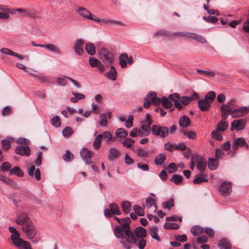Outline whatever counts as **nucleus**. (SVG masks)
<instances>
[{
    "label": "nucleus",
    "instance_id": "1",
    "mask_svg": "<svg viewBox=\"0 0 249 249\" xmlns=\"http://www.w3.org/2000/svg\"><path fill=\"white\" fill-rule=\"evenodd\" d=\"M133 232L134 241L129 242L134 244L139 249H144L146 244V241L144 239L147 234L146 230L142 227H138L136 228Z\"/></svg>",
    "mask_w": 249,
    "mask_h": 249
},
{
    "label": "nucleus",
    "instance_id": "2",
    "mask_svg": "<svg viewBox=\"0 0 249 249\" xmlns=\"http://www.w3.org/2000/svg\"><path fill=\"white\" fill-rule=\"evenodd\" d=\"M99 58L105 65L108 66L114 61V57L112 53L105 48H102L99 50Z\"/></svg>",
    "mask_w": 249,
    "mask_h": 249
},
{
    "label": "nucleus",
    "instance_id": "3",
    "mask_svg": "<svg viewBox=\"0 0 249 249\" xmlns=\"http://www.w3.org/2000/svg\"><path fill=\"white\" fill-rule=\"evenodd\" d=\"M152 133L155 136L164 139L169 134V128L163 125H153L151 128Z\"/></svg>",
    "mask_w": 249,
    "mask_h": 249
},
{
    "label": "nucleus",
    "instance_id": "4",
    "mask_svg": "<svg viewBox=\"0 0 249 249\" xmlns=\"http://www.w3.org/2000/svg\"><path fill=\"white\" fill-rule=\"evenodd\" d=\"M123 222L120 223V225L122 226L123 228L125 229V235L126 236V240L128 242H133L134 240V233L133 232L131 231L130 228V219L129 217L123 219Z\"/></svg>",
    "mask_w": 249,
    "mask_h": 249
},
{
    "label": "nucleus",
    "instance_id": "5",
    "mask_svg": "<svg viewBox=\"0 0 249 249\" xmlns=\"http://www.w3.org/2000/svg\"><path fill=\"white\" fill-rule=\"evenodd\" d=\"M76 11L81 17L84 18L94 20L95 21H99V18H97L95 15H93L88 9L79 6L78 7Z\"/></svg>",
    "mask_w": 249,
    "mask_h": 249
},
{
    "label": "nucleus",
    "instance_id": "6",
    "mask_svg": "<svg viewBox=\"0 0 249 249\" xmlns=\"http://www.w3.org/2000/svg\"><path fill=\"white\" fill-rule=\"evenodd\" d=\"M22 230L28 238L33 239L36 234V230L32 224L30 222L29 224L23 226Z\"/></svg>",
    "mask_w": 249,
    "mask_h": 249
},
{
    "label": "nucleus",
    "instance_id": "7",
    "mask_svg": "<svg viewBox=\"0 0 249 249\" xmlns=\"http://www.w3.org/2000/svg\"><path fill=\"white\" fill-rule=\"evenodd\" d=\"M80 155L83 159L84 162L87 164L89 165L92 163L91 158L93 157L94 153L87 148H84L81 150Z\"/></svg>",
    "mask_w": 249,
    "mask_h": 249
},
{
    "label": "nucleus",
    "instance_id": "8",
    "mask_svg": "<svg viewBox=\"0 0 249 249\" xmlns=\"http://www.w3.org/2000/svg\"><path fill=\"white\" fill-rule=\"evenodd\" d=\"M246 121L244 119L234 120L231 123V130L240 131L245 128Z\"/></svg>",
    "mask_w": 249,
    "mask_h": 249
},
{
    "label": "nucleus",
    "instance_id": "9",
    "mask_svg": "<svg viewBox=\"0 0 249 249\" xmlns=\"http://www.w3.org/2000/svg\"><path fill=\"white\" fill-rule=\"evenodd\" d=\"M219 191L222 196L229 195L232 191L231 183L228 181L223 182L219 187Z\"/></svg>",
    "mask_w": 249,
    "mask_h": 249
},
{
    "label": "nucleus",
    "instance_id": "10",
    "mask_svg": "<svg viewBox=\"0 0 249 249\" xmlns=\"http://www.w3.org/2000/svg\"><path fill=\"white\" fill-rule=\"evenodd\" d=\"M15 221L16 223L18 225H22V228L23 226L28 225L32 222L28 214L25 213H21L19 214Z\"/></svg>",
    "mask_w": 249,
    "mask_h": 249
},
{
    "label": "nucleus",
    "instance_id": "11",
    "mask_svg": "<svg viewBox=\"0 0 249 249\" xmlns=\"http://www.w3.org/2000/svg\"><path fill=\"white\" fill-rule=\"evenodd\" d=\"M248 114L247 107H238L232 111L231 117L233 118H240Z\"/></svg>",
    "mask_w": 249,
    "mask_h": 249
},
{
    "label": "nucleus",
    "instance_id": "12",
    "mask_svg": "<svg viewBox=\"0 0 249 249\" xmlns=\"http://www.w3.org/2000/svg\"><path fill=\"white\" fill-rule=\"evenodd\" d=\"M15 152L21 156H28L30 155V148L26 144L18 146L15 149Z\"/></svg>",
    "mask_w": 249,
    "mask_h": 249
},
{
    "label": "nucleus",
    "instance_id": "13",
    "mask_svg": "<svg viewBox=\"0 0 249 249\" xmlns=\"http://www.w3.org/2000/svg\"><path fill=\"white\" fill-rule=\"evenodd\" d=\"M85 41L82 39H78L74 46V50L75 53L79 55L83 54L84 53V45Z\"/></svg>",
    "mask_w": 249,
    "mask_h": 249
},
{
    "label": "nucleus",
    "instance_id": "14",
    "mask_svg": "<svg viewBox=\"0 0 249 249\" xmlns=\"http://www.w3.org/2000/svg\"><path fill=\"white\" fill-rule=\"evenodd\" d=\"M179 98L180 95L177 93L171 94L169 96V99L174 102L175 107L180 110L182 108L183 106L181 104H180V102L179 101Z\"/></svg>",
    "mask_w": 249,
    "mask_h": 249
},
{
    "label": "nucleus",
    "instance_id": "15",
    "mask_svg": "<svg viewBox=\"0 0 249 249\" xmlns=\"http://www.w3.org/2000/svg\"><path fill=\"white\" fill-rule=\"evenodd\" d=\"M121 152L115 148H111L108 150V159L113 161L120 157Z\"/></svg>",
    "mask_w": 249,
    "mask_h": 249
},
{
    "label": "nucleus",
    "instance_id": "16",
    "mask_svg": "<svg viewBox=\"0 0 249 249\" xmlns=\"http://www.w3.org/2000/svg\"><path fill=\"white\" fill-rule=\"evenodd\" d=\"M220 110L221 111V117L222 119L225 120L229 114L231 113V115H232V109L231 107L227 104H225L223 105L220 107Z\"/></svg>",
    "mask_w": 249,
    "mask_h": 249
},
{
    "label": "nucleus",
    "instance_id": "17",
    "mask_svg": "<svg viewBox=\"0 0 249 249\" xmlns=\"http://www.w3.org/2000/svg\"><path fill=\"white\" fill-rule=\"evenodd\" d=\"M114 233L115 236L119 239L125 238V229L122 226H117L114 228Z\"/></svg>",
    "mask_w": 249,
    "mask_h": 249
},
{
    "label": "nucleus",
    "instance_id": "18",
    "mask_svg": "<svg viewBox=\"0 0 249 249\" xmlns=\"http://www.w3.org/2000/svg\"><path fill=\"white\" fill-rule=\"evenodd\" d=\"M198 106L201 111H206L209 109L211 105L209 101H207L206 99H204L198 102Z\"/></svg>",
    "mask_w": 249,
    "mask_h": 249
},
{
    "label": "nucleus",
    "instance_id": "19",
    "mask_svg": "<svg viewBox=\"0 0 249 249\" xmlns=\"http://www.w3.org/2000/svg\"><path fill=\"white\" fill-rule=\"evenodd\" d=\"M28 174L29 176H35L36 179L37 180H39L40 179V170L37 168L36 170L35 167L34 165L31 166L28 169Z\"/></svg>",
    "mask_w": 249,
    "mask_h": 249
},
{
    "label": "nucleus",
    "instance_id": "20",
    "mask_svg": "<svg viewBox=\"0 0 249 249\" xmlns=\"http://www.w3.org/2000/svg\"><path fill=\"white\" fill-rule=\"evenodd\" d=\"M42 48H46L48 49L50 52L56 54H60L61 53L60 48L54 44H48L44 45V46H42Z\"/></svg>",
    "mask_w": 249,
    "mask_h": 249
},
{
    "label": "nucleus",
    "instance_id": "21",
    "mask_svg": "<svg viewBox=\"0 0 249 249\" xmlns=\"http://www.w3.org/2000/svg\"><path fill=\"white\" fill-rule=\"evenodd\" d=\"M159 229L157 227L152 226L149 228V233L151 236L158 242H160L161 239L158 234Z\"/></svg>",
    "mask_w": 249,
    "mask_h": 249
},
{
    "label": "nucleus",
    "instance_id": "22",
    "mask_svg": "<svg viewBox=\"0 0 249 249\" xmlns=\"http://www.w3.org/2000/svg\"><path fill=\"white\" fill-rule=\"evenodd\" d=\"M189 35L190 36H189V38L194 39L198 42L206 43L207 42L206 39L200 35L190 33V34H189Z\"/></svg>",
    "mask_w": 249,
    "mask_h": 249
},
{
    "label": "nucleus",
    "instance_id": "23",
    "mask_svg": "<svg viewBox=\"0 0 249 249\" xmlns=\"http://www.w3.org/2000/svg\"><path fill=\"white\" fill-rule=\"evenodd\" d=\"M97 132L94 133V136H95L94 141L93 143V146L95 149H99L101 145L102 136L101 134L97 135Z\"/></svg>",
    "mask_w": 249,
    "mask_h": 249
},
{
    "label": "nucleus",
    "instance_id": "24",
    "mask_svg": "<svg viewBox=\"0 0 249 249\" xmlns=\"http://www.w3.org/2000/svg\"><path fill=\"white\" fill-rule=\"evenodd\" d=\"M127 60H128V55L126 53H124L119 55V64L122 68L127 66Z\"/></svg>",
    "mask_w": 249,
    "mask_h": 249
},
{
    "label": "nucleus",
    "instance_id": "25",
    "mask_svg": "<svg viewBox=\"0 0 249 249\" xmlns=\"http://www.w3.org/2000/svg\"><path fill=\"white\" fill-rule=\"evenodd\" d=\"M246 143L244 138H238L235 139V141L232 144L233 149L236 150L238 149V146H243L246 145Z\"/></svg>",
    "mask_w": 249,
    "mask_h": 249
},
{
    "label": "nucleus",
    "instance_id": "26",
    "mask_svg": "<svg viewBox=\"0 0 249 249\" xmlns=\"http://www.w3.org/2000/svg\"><path fill=\"white\" fill-rule=\"evenodd\" d=\"M85 50L89 55H93L96 53L95 46L92 43H87L85 45Z\"/></svg>",
    "mask_w": 249,
    "mask_h": 249
},
{
    "label": "nucleus",
    "instance_id": "27",
    "mask_svg": "<svg viewBox=\"0 0 249 249\" xmlns=\"http://www.w3.org/2000/svg\"><path fill=\"white\" fill-rule=\"evenodd\" d=\"M131 150L134 152H137V155L142 158L147 157L148 156L149 153L148 151L142 149L140 147H138L136 151L134 148H131Z\"/></svg>",
    "mask_w": 249,
    "mask_h": 249
},
{
    "label": "nucleus",
    "instance_id": "28",
    "mask_svg": "<svg viewBox=\"0 0 249 249\" xmlns=\"http://www.w3.org/2000/svg\"><path fill=\"white\" fill-rule=\"evenodd\" d=\"M150 133V130L141 125L138 132V135L140 137L148 136Z\"/></svg>",
    "mask_w": 249,
    "mask_h": 249
},
{
    "label": "nucleus",
    "instance_id": "29",
    "mask_svg": "<svg viewBox=\"0 0 249 249\" xmlns=\"http://www.w3.org/2000/svg\"><path fill=\"white\" fill-rule=\"evenodd\" d=\"M190 124V120L187 116L181 117L179 120V124L182 127H187Z\"/></svg>",
    "mask_w": 249,
    "mask_h": 249
},
{
    "label": "nucleus",
    "instance_id": "30",
    "mask_svg": "<svg viewBox=\"0 0 249 249\" xmlns=\"http://www.w3.org/2000/svg\"><path fill=\"white\" fill-rule=\"evenodd\" d=\"M218 246L220 249H230L231 244L226 239H222L219 241Z\"/></svg>",
    "mask_w": 249,
    "mask_h": 249
},
{
    "label": "nucleus",
    "instance_id": "31",
    "mask_svg": "<svg viewBox=\"0 0 249 249\" xmlns=\"http://www.w3.org/2000/svg\"><path fill=\"white\" fill-rule=\"evenodd\" d=\"M106 76L112 81L116 80L117 72L114 67H111L110 71L106 74Z\"/></svg>",
    "mask_w": 249,
    "mask_h": 249
},
{
    "label": "nucleus",
    "instance_id": "32",
    "mask_svg": "<svg viewBox=\"0 0 249 249\" xmlns=\"http://www.w3.org/2000/svg\"><path fill=\"white\" fill-rule=\"evenodd\" d=\"M228 125V123L225 121V120L222 119V120L218 123L216 130L217 131L223 132L227 129Z\"/></svg>",
    "mask_w": 249,
    "mask_h": 249
},
{
    "label": "nucleus",
    "instance_id": "33",
    "mask_svg": "<svg viewBox=\"0 0 249 249\" xmlns=\"http://www.w3.org/2000/svg\"><path fill=\"white\" fill-rule=\"evenodd\" d=\"M121 206L123 210V212L125 214H128L131 210V203L128 201L122 202Z\"/></svg>",
    "mask_w": 249,
    "mask_h": 249
},
{
    "label": "nucleus",
    "instance_id": "34",
    "mask_svg": "<svg viewBox=\"0 0 249 249\" xmlns=\"http://www.w3.org/2000/svg\"><path fill=\"white\" fill-rule=\"evenodd\" d=\"M196 71L198 74L206 77H213L215 76V73L212 71L197 70Z\"/></svg>",
    "mask_w": 249,
    "mask_h": 249
},
{
    "label": "nucleus",
    "instance_id": "35",
    "mask_svg": "<svg viewBox=\"0 0 249 249\" xmlns=\"http://www.w3.org/2000/svg\"><path fill=\"white\" fill-rule=\"evenodd\" d=\"M155 199L151 197H148L146 199V207L151 208L154 207V212H156L157 210V206L155 203Z\"/></svg>",
    "mask_w": 249,
    "mask_h": 249
},
{
    "label": "nucleus",
    "instance_id": "36",
    "mask_svg": "<svg viewBox=\"0 0 249 249\" xmlns=\"http://www.w3.org/2000/svg\"><path fill=\"white\" fill-rule=\"evenodd\" d=\"M196 166L201 172H203L206 167V160L204 159H200L197 162Z\"/></svg>",
    "mask_w": 249,
    "mask_h": 249
},
{
    "label": "nucleus",
    "instance_id": "37",
    "mask_svg": "<svg viewBox=\"0 0 249 249\" xmlns=\"http://www.w3.org/2000/svg\"><path fill=\"white\" fill-rule=\"evenodd\" d=\"M115 134L118 138H125L128 135V132L124 129L119 128L115 131Z\"/></svg>",
    "mask_w": 249,
    "mask_h": 249
},
{
    "label": "nucleus",
    "instance_id": "38",
    "mask_svg": "<svg viewBox=\"0 0 249 249\" xmlns=\"http://www.w3.org/2000/svg\"><path fill=\"white\" fill-rule=\"evenodd\" d=\"M191 231L194 236H197L203 232V230L200 226H196L191 228Z\"/></svg>",
    "mask_w": 249,
    "mask_h": 249
},
{
    "label": "nucleus",
    "instance_id": "39",
    "mask_svg": "<svg viewBox=\"0 0 249 249\" xmlns=\"http://www.w3.org/2000/svg\"><path fill=\"white\" fill-rule=\"evenodd\" d=\"M166 160V156L163 154H160L157 156L155 159V163L157 165H161Z\"/></svg>",
    "mask_w": 249,
    "mask_h": 249
},
{
    "label": "nucleus",
    "instance_id": "40",
    "mask_svg": "<svg viewBox=\"0 0 249 249\" xmlns=\"http://www.w3.org/2000/svg\"><path fill=\"white\" fill-rule=\"evenodd\" d=\"M99 124L102 126H107V116L105 113H101L99 116Z\"/></svg>",
    "mask_w": 249,
    "mask_h": 249
},
{
    "label": "nucleus",
    "instance_id": "41",
    "mask_svg": "<svg viewBox=\"0 0 249 249\" xmlns=\"http://www.w3.org/2000/svg\"><path fill=\"white\" fill-rule=\"evenodd\" d=\"M204 175L203 174H198L196 175L195 178L193 181V182L195 184H200L203 182H206L208 180L206 178H203Z\"/></svg>",
    "mask_w": 249,
    "mask_h": 249
},
{
    "label": "nucleus",
    "instance_id": "42",
    "mask_svg": "<svg viewBox=\"0 0 249 249\" xmlns=\"http://www.w3.org/2000/svg\"><path fill=\"white\" fill-rule=\"evenodd\" d=\"M182 179L183 178L181 176L177 174H174L170 179V181L173 182L175 184L178 185L180 184L182 182Z\"/></svg>",
    "mask_w": 249,
    "mask_h": 249
},
{
    "label": "nucleus",
    "instance_id": "43",
    "mask_svg": "<svg viewBox=\"0 0 249 249\" xmlns=\"http://www.w3.org/2000/svg\"><path fill=\"white\" fill-rule=\"evenodd\" d=\"M218 165V161L213 158H209L208 167L210 169L213 170L216 169Z\"/></svg>",
    "mask_w": 249,
    "mask_h": 249
},
{
    "label": "nucleus",
    "instance_id": "44",
    "mask_svg": "<svg viewBox=\"0 0 249 249\" xmlns=\"http://www.w3.org/2000/svg\"><path fill=\"white\" fill-rule=\"evenodd\" d=\"M109 209L114 215H120L121 214V213L116 203H111L109 205Z\"/></svg>",
    "mask_w": 249,
    "mask_h": 249
},
{
    "label": "nucleus",
    "instance_id": "45",
    "mask_svg": "<svg viewBox=\"0 0 249 249\" xmlns=\"http://www.w3.org/2000/svg\"><path fill=\"white\" fill-rule=\"evenodd\" d=\"M10 174H14L17 175L18 177H21L23 176L24 174L22 171L20 170V169L18 167H14L9 173Z\"/></svg>",
    "mask_w": 249,
    "mask_h": 249
},
{
    "label": "nucleus",
    "instance_id": "46",
    "mask_svg": "<svg viewBox=\"0 0 249 249\" xmlns=\"http://www.w3.org/2000/svg\"><path fill=\"white\" fill-rule=\"evenodd\" d=\"M100 134L102 136V139L104 138L107 142H110L113 139L111 133L108 131H104L102 134Z\"/></svg>",
    "mask_w": 249,
    "mask_h": 249
},
{
    "label": "nucleus",
    "instance_id": "47",
    "mask_svg": "<svg viewBox=\"0 0 249 249\" xmlns=\"http://www.w3.org/2000/svg\"><path fill=\"white\" fill-rule=\"evenodd\" d=\"M51 124L56 127H58L61 125L60 119L58 116H54L51 120Z\"/></svg>",
    "mask_w": 249,
    "mask_h": 249
},
{
    "label": "nucleus",
    "instance_id": "48",
    "mask_svg": "<svg viewBox=\"0 0 249 249\" xmlns=\"http://www.w3.org/2000/svg\"><path fill=\"white\" fill-rule=\"evenodd\" d=\"M134 142V140L129 138H126L123 142V145L124 147L131 149V147Z\"/></svg>",
    "mask_w": 249,
    "mask_h": 249
},
{
    "label": "nucleus",
    "instance_id": "49",
    "mask_svg": "<svg viewBox=\"0 0 249 249\" xmlns=\"http://www.w3.org/2000/svg\"><path fill=\"white\" fill-rule=\"evenodd\" d=\"M0 11L7 12L8 14H11L14 15L16 14V12L17 11V10L16 9H9V8L7 7L6 6L0 4Z\"/></svg>",
    "mask_w": 249,
    "mask_h": 249
},
{
    "label": "nucleus",
    "instance_id": "50",
    "mask_svg": "<svg viewBox=\"0 0 249 249\" xmlns=\"http://www.w3.org/2000/svg\"><path fill=\"white\" fill-rule=\"evenodd\" d=\"M215 92L213 91H210L205 94L204 99L207 101L209 100L210 102H212L215 98Z\"/></svg>",
    "mask_w": 249,
    "mask_h": 249
},
{
    "label": "nucleus",
    "instance_id": "51",
    "mask_svg": "<svg viewBox=\"0 0 249 249\" xmlns=\"http://www.w3.org/2000/svg\"><path fill=\"white\" fill-rule=\"evenodd\" d=\"M182 132L185 135H187L189 139L195 140L196 138V134L194 131H190L187 132L186 130L183 129Z\"/></svg>",
    "mask_w": 249,
    "mask_h": 249
},
{
    "label": "nucleus",
    "instance_id": "52",
    "mask_svg": "<svg viewBox=\"0 0 249 249\" xmlns=\"http://www.w3.org/2000/svg\"><path fill=\"white\" fill-rule=\"evenodd\" d=\"M179 101L182 105L187 106L191 102V98L189 96L180 97Z\"/></svg>",
    "mask_w": 249,
    "mask_h": 249
},
{
    "label": "nucleus",
    "instance_id": "53",
    "mask_svg": "<svg viewBox=\"0 0 249 249\" xmlns=\"http://www.w3.org/2000/svg\"><path fill=\"white\" fill-rule=\"evenodd\" d=\"M73 133L72 128L69 126L66 127L62 130V134L65 137H69Z\"/></svg>",
    "mask_w": 249,
    "mask_h": 249
},
{
    "label": "nucleus",
    "instance_id": "54",
    "mask_svg": "<svg viewBox=\"0 0 249 249\" xmlns=\"http://www.w3.org/2000/svg\"><path fill=\"white\" fill-rule=\"evenodd\" d=\"M162 104V106L167 108H170L173 106V103L166 97L163 98Z\"/></svg>",
    "mask_w": 249,
    "mask_h": 249
},
{
    "label": "nucleus",
    "instance_id": "55",
    "mask_svg": "<svg viewBox=\"0 0 249 249\" xmlns=\"http://www.w3.org/2000/svg\"><path fill=\"white\" fill-rule=\"evenodd\" d=\"M167 169L170 173H173L176 172L178 168L175 163L171 162L168 165Z\"/></svg>",
    "mask_w": 249,
    "mask_h": 249
},
{
    "label": "nucleus",
    "instance_id": "56",
    "mask_svg": "<svg viewBox=\"0 0 249 249\" xmlns=\"http://www.w3.org/2000/svg\"><path fill=\"white\" fill-rule=\"evenodd\" d=\"M174 206V199L171 198L169 201L162 203L164 209H170Z\"/></svg>",
    "mask_w": 249,
    "mask_h": 249
},
{
    "label": "nucleus",
    "instance_id": "57",
    "mask_svg": "<svg viewBox=\"0 0 249 249\" xmlns=\"http://www.w3.org/2000/svg\"><path fill=\"white\" fill-rule=\"evenodd\" d=\"M73 155L69 150H67L66 153L63 155V159L66 161H71L73 159Z\"/></svg>",
    "mask_w": 249,
    "mask_h": 249
},
{
    "label": "nucleus",
    "instance_id": "58",
    "mask_svg": "<svg viewBox=\"0 0 249 249\" xmlns=\"http://www.w3.org/2000/svg\"><path fill=\"white\" fill-rule=\"evenodd\" d=\"M133 210L135 213L139 216H142L144 215L143 210L139 205H135L133 206Z\"/></svg>",
    "mask_w": 249,
    "mask_h": 249
},
{
    "label": "nucleus",
    "instance_id": "59",
    "mask_svg": "<svg viewBox=\"0 0 249 249\" xmlns=\"http://www.w3.org/2000/svg\"><path fill=\"white\" fill-rule=\"evenodd\" d=\"M164 227L166 229H178L179 226L177 223H166Z\"/></svg>",
    "mask_w": 249,
    "mask_h": 249
},
{
    "label": "nucleus",
    "instance_id": "60",
    "mask_svg": "<svg viewBox=\"0 0 249 249\" xmlns=\"http://www.w3.org/2000/svg\"><path fill=\"white\" fill-rule=\"evenodd\" d=\"M17 12L21 13V15L23 17H31V14L27 10L21 8L16 9Z\"/></svg>",
    "mask_w": 249,
    "mask_h": 249
},
{
    "label": "nucleus",
    "instance_id": "61",
    "mask_svg": "<svg viewBox=\"0 0 249 249\" xmlns=\"http://www.w3.org/2000/svg\"><path fill=\"white\" fill-rule=\"evenodd\" d=\"M212 137L217 141H221L223 139L221 134L217 131H213L212 132Z\"/></svg>",
    "mask_w": 249,
    "mask_h": 249
},
{
    "label": "nucleus",
    "instance_id": "62",
    "mask_svg": "<svg viewBox=\"0 0 249 249\" xmlns=\"http://www.w3.org/2000/svg\"><path fill=\"white\" fill-rule=\"evenodd\" d=\"M1 144L4 150H8L11 147V142L8 140H3Z\"/></svg>",
    "mask_w": 249,
    "mask_h": 249
},
{
    "label": "nucleus",
    "instance_id": "63",
    "mask_svg": "<svg viewBox=\"0 0 249 249\" xmlns=\"http://www.w3.org/2000/svg\"><path fill=\"white\" fill-rule=\"evenodd\" d=\"M100 61L97 58L93 57H90L89 58V63L92 67H96L100 63Z\"/></svg>",
    "mask_w": 249,
    "mask_h": 249
},
{
    "label": "nucleus",
    "instance_id": "64",
    "mask_svg": "<svg viewBox=\"0 0 249 249\" xmlns=\"http://www.w3.org/2000/svg\"><path fill=\"white\" fill-rule=\"evenodd\" d=\"M13 242V244L15 246H16L17 247L20 248L21 247L22 244L24 243V240L21 239L20 237L15 239L14 240L12 241Z\"/></svg>",
    "mask_w": 249,
    "mask_h": 249
}]
</instances>
